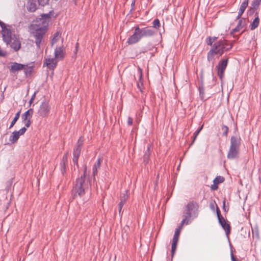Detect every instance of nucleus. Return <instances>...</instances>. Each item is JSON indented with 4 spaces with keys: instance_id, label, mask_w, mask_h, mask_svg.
Wrapping results in <instances>:
<instances>
[{
    "instance_id": "nucleus-1",
    "label": "nucleus",
    "mask_w": 261,
    "mask_h": 261,
    "mask_svg": "<svg viewBox=\"0 0 261 261\" xmlns=\"http://www.w3.org/2000/svg\"><path fill=\"white\" fill-rule=\"evenodd\" d=\"M232 44L226 39H220L215 42L211 49L207 53V61L215 63V56L218 55V57L222 56L225 51L230 50L232 48Z\"/></svg>"
},
{
    "instance_id": "nucleus-2",
    "label": "nucleus",
    "mask_w": 261,
    "mask_h": 261,
    "mask_svg": "<svg viewBox=\"0 0 261 261\" xmlns=\"http://www.w3.org/2000/svg\"><path fill=\"white\" fill-rule=\"evenodd\" d=\"M156 32L149 27L140 28L138 26L135 28L134 34L127 39L128 44H133L139 42L143 37H151Z\"/></svg>"
},
{
    "instance_id": "nucleus-3",
    "label": "nucleus",
    "mask_w": 261,
    "mask_h": 261,
    "mask_svg": "<svg viewBox=\"0 0 261 261\" xmlns=\"http://www.w3.org/2000/svg\"><path fill=\"white\" fill-rule=\"evenodd\" d=\"M47 28L45 23L41 25L34 22L30 26L31 33L35 39V44L38 48L40 47L41 41L47 31Z\"/></svg>"
},
{
    "instance_id": "nucleus-4",
    "label": "nucleus",
    "mask_w": 261,
    "mask_h": 261,
    "mask_svg": "<svg viewBox=\"0 0 261 261\" xmlns=\"http://www.w3.org/2000/svg\"><path fill=\"white\" fill-rule=\"evenodd\" d=\"M87 167L84 168V173L80 178L76 179L75 184L73 187L72 192L73 196L76 195L83 196L85 194V191L89 187V182L86 180V173Z\"/></svg>"
},
{
    "instance_id": "nucleus-5",
    "label": "nucleus",
    "mask_w": 261,
    "mask_h": 261,
    "mask_svg": "<svg viewBox=\"0 0 261 261\" xmlns=\"http://www.w3.org/2000/svg\"><path fill=\"white\" fill-rule=\"evenodd\" d=\"M199 208V205L197 202L191 201L185 206L182 216H186V217L193 220L198 217Z\"/></svg>"
},
{
    "instance_id": "nucleus-6",
    "label": "nucleus",
    "mask_w": 261,
    "mask_h": 261,
    "mask_svg": "<svg viewBox=\"0 0 261 261\" xmlns=\"http://www.w3.org/2000/svg\"><path fill=\"white\" fill-rule=\"evenodd\" d=\"M83 143V140L82 138L81 137L79 139L76 145L73 149L72 162L74 166H76L77 168H79L78 160L81 153Z\"/></svg>"
},
{
    "instance_id": "nucleus-7",
    "label": "nucleus",
    "mask_w": 261,
    "mask_h": 261,
    "mask_svg": "<svg viewBox=\"0 0 261 261\" xmlns=\"http://www.w3.org/2000/svg\"><path fill=\"white\" fill-rule=\"evenodd\" d=\"M217 215L219 224L225 230L226 234L228 236L230 232V225L226 221L225 219L221 215L219 208L217 206L216 208Z\"/></svg>"
},
{
    "instance_id": "nucleus-8",
    "label": "nucleus",
    "mask_w": 261,
    "mask_h": 261,
    "mask_svg": "<svg viewBox=\"0 0 261 261\" xmlns=\"http://www.w3.org/2000/svg\"><path fill=\"white\" fill-rule=\"evenodd\" d=\"M228 59H222L218 63L216 66L217 70V74L221 80H222L223 75L227 65Z\"/></svg>"
},
{
    "instance_id": "nucleus-9",
    "label": "nucleus",
    "mask_w": 261,
    "mask_h": 261,
    "mask_svg": "<svg viewBox=\"0 0 261 261\" xmlns=\"http://www.w3.org/2000/svg\"><path fill=\"white\" fill-rule=\"evenodd\" d=\"M1 33L3 41L7 45L10 44L13 38L12 37V33L11 29L7 27L4 29L2 30Z\"/></svg>"
},
{
    "instance_id": "nucleus-10",
    "label": "nucleus",
    "mask_w": 261,
    "mask_h": 261,
    "mask_svg": "<svg viewBox=\"0 0 261 261\" xmlns=\"http://www.w3.org/2000/svg\"><path fill=\"white\" fill-rule=\"evenodd\" d=\"M50 111V106L47 101H43L38 110L39 115L42 117H45Z\"/></svg>"
},
{
    "instance_id": "nucleus-11",
    "label": "nucleus",
    "mask_w": 261,
    "mask_h": 261,
    "mask_svg": "<svg viewBox=\"0 0 261 261\" xmlns=\"http://www.w3.org/2000/svg\"><path fill=\"white\" fill-rule=\"evenodd\" d=\"M27 130L25 127L21 128L18 131H14L10 136L9 141L12 144L15 143L18 140L20 136L23 135Z\"/></svg>"
},
{
    "instance_id": "nucleus-12",
    "label": "nucleus",
    "mask_w": 261,
    "mask_h": 261,
    "mask_svg": "<svg viewBox=\"0 0 261 261\" xmlns=\"http://www.w3.org/2000/svg\"><path fill=\"white\" fill-rule=\"evenodd\" d=\"M55 58L58 61L63 60L65 56V49L63 46L56 47L54 51Z\"/></svg>"
},
{
    "instance_id": "nucleus-13",
    "label": "nucleus",
    "mask_w": 261,
    "mask_h": 261,
    "mask_svg": "<svg viewBox=\"0 0 261 261\" xmlns=\"http://www.w3.org/2000/svg\"><path fill=\"white\" fill-rule=\"evenodd\" d=\"M58 61L55 58H47L44 60V66L46 65L49 69L54 70L56 67Z\"/></svg>"
},
{
    "instance_id": "nucleus-14",
    "label": "nucleus",
    "mask_w": 261,
    "mask_h": 261,
    "mask_svg": "<svg viewBox=\"0 0 261 261\" xmlns=\"http://www.w3.org/2000/svg\"><path fill=\"white\" fill-rule=\"evenodd\" d=\"M51 13V12H49L48 13L42 14L41 17L36 19V20L34 22L41 25L43 24L44 23H45L46 24V28H47L48 22L49 19L50 18Z\"/></svg>"
},
{
    "instance_id": "nucleus-15",
    "label": "nucleus",
    "mask_w": 261,
    "mask_h": 261,
    "mask_svg": "<svg viewBox=\"0 0 261 261\" xmlns=\"http://www.w3.org/2000/svg\"><path fill=\"white\" fill-rule=\"evenodd\" d=\"M240 145L241 138L239 137L232 136L231 137L230 145L229 148L240 150Z\"/></svg>"
},
{
    "instance_id": "nucleus-16",
    "label": "nucleus",
    "mask_w": 261,
    "mask_h": 261,
    "mask_svg": "<svg viewBox=\"0 0 261 261\" xmlns=\"http://www.w3.org/2000/svg\"><path fill=\"white\" fill-rule=\"evenodd\" d=\"M38 8V4L36 0H28L27 4V9L29 12H34Z\"/></svg>"
},
{
    "instance_id": "nucleus-17",
    "label": "nucleus",
    "mask_w": 261,
    "mask_h": 261,
    "mask_svg": "<svg viewBox=\"0 0 261 261\" xmlns=\"http://www.w3.org/2000/svg\"><path fill=\"white\" fill-rule=\"evenodd\" d=\"M24 68V64H22L17 62L12 63L10 70L11 72L15 73L17 71L22 70Z\"/></svg>"
},
{
    "instance_id": "nucleus-18",
    "label": "nucleus",
    "mask_w": 261,
    "mask_h": 261,
    "mask_svg": "<svg viewBox=\"0 0 261 261\" xmlns=\"http://www.w3.org/2000/svg\"><path fill=\"white\" fill-rule=\"evenodd\" d=\"M10 46L15 51H17L19 50L21 47V42L18 38L13 37L10 43Z\"/></svg>"
},
{
    "instance_id": "nucleus-19",
    "label": "nucleus",
    "mask_w": 261,
    "mask_h": 261,
    "mask_svg": "<svg viewBox=\"0 0 261 261\" xmlns=\"http://www.w3.org/2000/svg\"><path fill=\"white\" fill-rule=\"evenodd\" d=\"M102 162V158L99 157L93 166L92 175L94 177V178H95V176L97 175L98 170L100 168Z\"/></svg>"
},
{
    "instance_id": "nucleus-20",
    "label": "nucleus",
    "mask_w": 261,
    "mask_h": 261,
    "mask_svg": "<svg viewBox=\"0 0 261 261\" xmlns=\"http://www.w3.org/2000/svg\"><path fill=\"white\" fill-rule=\"evenodd\" d=\"M67 154L66 153L63 156L62 161L60 163V170L63 175H64L66 172V167L67 164Z\"/></svg>"
},
{
    "instance_id": "nucleus-21",
    "label": "nucleus",
    "mask_w": 261,
    "mask_h": 261,
    "mask_svg": "<svg viewBox=\"0 0 261 261\" xmlns=\"http://www.w3.org/2000/svg\"><path fill=\"white\" fill-rule=\"evenodd\" d=\"M239 150L229 148L227 157L228 159L232 160L238 158L239 157Z\"/></svg>"
},
{
    "instance_id": "nucleus-22",
    "label": "nucleus",
    "mask_w": 261,
    "mask_h": 261,
    "mask_svg": "<svg viewBox=\"0 0 261 261\" xmlns=\"http://www.w3.org/2000/svg\"><path fill=\"white\" fill-rule=\"evenodd\" d=\"M255 18L250 25V28L251 30L255 29L259 25V19L258 17V13L256 12L255 14Z\"/></svg>"
},
{
    "instance_id": "nucleus-23",
    "label": "nucleus",
    "mask_w": 261,
    "mask_h": 261,
    "mask_svg": "<svg viewBox=\"0 0 261 261\" xmlns=\"http://www.w3.org/2000/svg\"><path fill=\"white\" fill-rule=\"evenodd\" d=\"M33 112L34 111L33 109H30L24 114H23L21 116L22 121H27L28 119L31 120V118H32L33 114Z\"/></svg>"
},
{
    "instance_id": "nucleus-24",
    "label": "nucleus",
    "mask_w": 261,
    "mask_h": 261,
    "mask_svg": "<svg viewBox=\"0 0 261 261\" xmlns=\"http://www.w3.org/2000/svg\"><path fill=\"white\" fill-rule=\"evenodd\" d=\"M245 24V19H240L238 23L237 27L232 30L231 32L233 33H236V32L240 31V30L242 29L244 27Z\"/></svg>"
},
{
    "instance_id": "nucleus-25",
    "label": "nucleus",
    "mask_w": 261,
    "mask_h": 261,
    "mask_svg": "<svg viewBox=\"0 0 261 261\" xmlns=\"http://www.w3.org/2000/svg\"><path fill=\"white\" fill-rule=\"evenodd\" d=\"M22 70H24L26 76L30 75L33 71V66H28L24 64V68Z\"/></svg>"
},
{
    "instance_id": "nucleus-26",
    "label": "nucleus",
    "mask_w": 261,
    "mask_h": 261,
    "mask_svg": "<svg viewBox=\"0 0 261 261\" xmlns=\"http://www.w3.org/2000/svg\"><path fill=\"white\" fill-rule=\"evenodd\" d=\"M61 38V34L59 32H56L54 35V37L51 40V45L53 46L54 44L56 43L60 38Z\"/></svg>"
},
{
    "instance_id": "nucleus-27",
    "label": "nucleus",
    "mask_w": 261,
    "mask_h": 261,
    "mask_svg": "<svg viewBox=\"0 0 261 261\" xmlns=\"http://www.w3.org/2000/svg\"><path fill=\"white\" fill-rule=\"evenodd\" d=\"M183 219L181 221L180 223V226L179 228L180 229L182 228V226L186 224H189L190 223H191L192 220L189 219V218L186 217V216H182Z\"/></svg>"
},
{
    "instance_id": "nucleus-28",
    "label": "nucleus",
    "mask_w": 261,
    "mask_h": 261,
    "mask_svg": "<svg viewBox=\"0 0 261 261\" xmlns=\"http://www.w3.org/2000/svg\"><path fill=\"white\" fill-rule=\"evenodd\" d=\"M259 5L260 3L253 0L251 3V6L250 11L253 13L254 11L258 8Z\"/></svg>"
},
{
    "instance_id": "nucleus-29",
    "label": "nucleus",
    "mask_w": 261,
    "mask_h": 261,
    "mask_svg": "<svg viewBox=\"0 0 261 261\" xmlns=\"http://www.w3.org/2000/svg\"><path fill=\"white\" fill-rule=\"evenodd\" d=\"M128 191L127 190H125L124 191V193H122L121 195V197H120V201H122L123 202H126V200L127 199L128 197Z\"/></svg>"
},
{
    "instance_id": "nucleus-30",
    "label": "nucleus",
    "mask_w": 261,
    "mask_h": 261,
    "mask_svg": "<svg viewBox=\"0 0 261 261\" xmlns=\"http://www.w3.org/2000/svg\"><path fill=\"white\" fill-rule=\"evenodd\" d=\"M224 178L222 176H217L214 180L213 182L215 185H218L220 183H222L224 181Z\"/></svg>"
},
{
    "instance_id": "nucleus-31",
    "label": "nucleus",
    "mask_w": 261,
    "mask_h": 261,
    "mask_svg": "<svg viewBox=\"0 0 261 261\" xmlns=\"http://www.w3.org/2000/svg\"><path fill=\"white\" fill-rule=\"evenodd\" d=\"M151 150L150 149V146H148L147 148V150L146 151L145 154L144 155V160L145 161H147L149 158V156L150 154Z\"/></svg>"
},
{
    "instance_id": "nucleus-32",
    "label": "nucleus",
    "mask_w": 261,
    "mask_h": 261,
    "mask_svg": "<svg viewBox=\"0 0 261 261\" xmlns=\"http://www.w3.org/2000/svg\"><path fill=\"white\" fill-rule=\"evenodd\" d=\"M161 27L160 21L158 19H155L152 22V27L154 29H158Z\"/></svg>"
},
{
    "instance_id": "nucleus-33",
    "label": "nucleus",
    "mask_w": 261,
    "mask_h": 261,
    "mask_svg": "<svg viewBox=\"0 0 261 261\" xmlns=\"http://www.w3.org/2000/svg\"><path fill=\"white\" fill-rule=\"evenodd\" d=\"M177 242H178L177 241L172 240V247H171V252H172V255H173L174 252L176 250Z\"/></svg>"
},
{
    "instance_id": "nucleus-34",
    "label": "nucleus",
    "mask_w": 261,
    "mask_h": 261,
    "mask_svg": "<svg viewBox=\"0 0 261 261\" xmlns=\"http://www.w3.org/2000/svg\"><path fill=\"white\" fill-rule=\"evenodd\" d=\"M180 232V228H178L176 229V230L175 231V233H174V236H173V240H176V241H178V238H179Z\"/></svg>"
},
{
    "instance_id": "nucleus-35",
    "label": "nucleus",
    "mask_w": 261,
    "mask_h": 261,
    "mask_svg": "<svg viewBox=\"0 0 261 261\" xmlns=\"http://www.w3.org/2000/svg\"><path fill=\"white\" fill-rule=\"evenodd\" d=\"M221 129L223 131V135L226 137L228 135V127L225 125H223Z\"/></svg>"
},
{
    "instance_id": "nucleus-36",
    "label": "nucleus",
    "mask_w": 261,
    "mask_h": 261,
    "mask_svg": "<svg viewBox=\"0 0 261 261\" xmlns=\"http://www.w3.org/2000/svg\"><path fill=\"white\" fill-rule=\"evenodd\" d=\"M245 9H246L245 8L242 7L240 6V9H239V13H238V16L237 17V19H239L241 18V16L244 12Z\"/></svg>"
},
{
    "instance_id": "nucleus-37",
    "label": "nucleus",
    "mask_w": 261,
    "mask_h": 261,
    "mask_svg": "<svg viewBox=\"0 0 261 261\" xmlns=\"http://www.w3.org/2000/svg\"><path fill=\"white\" fill-rule=\"evenodd\" d=\"M49 0H38L37 4L41 6L48 4Z\"/></svg>"
},
{
    "instance_id": "nucleus-38",
    "label": "nucleus",
    "mask_w": 261,
    "mask_h": 261,
    "mask_svg": "<svg viewBox=\"0 0 261 261\" xmlns=\"http://www.w3.org/2000/svg\"><path fill=\"white\" fill-rule=\"evenodd\" d=\"M202 127H203V126H201L196 132H194V133L193 134L194 139H193V142L195 141V140L196 139L197 136H198V135L199 134L201 130V129L202 128Z\"/></svg>"
},
{
    "instance_id": "nucleus-39",
    "label": "nucleus",
    "mask_w": 261,
    "mask_h": 261,
    "mask_svg": "<svg viewBox=\"0 0 261 261\" xmlns=\"http://www.w3.org/2000/svg\"><path fill=\"white\" fill-rule=\"evenodd\" d=\"M206 44L208 45H210L212 47L213 46V43L214 42L212 40V38H211V37H207L206 39Z\"/></svg>"
},
{
    "instance_id": "nucleus-40",
    "label": "nucleus",
    "mask_w": 261,
    "mask_h": 261,
    "mask_svg": "<svg viewBox=\"0 0 261 261\" xmlns=\"http://www.w3.org/2000/svg\"><path fill=\"white\" fill-rule=\"evenodd\" d=\"M125 204V202H123L122 201H120V202L118 204V208H119V213L120 214L121 211L122 210V207Z\"/></svg>"
},
{
    "instance_id": "nucleus-41",
    "label": "nucleus",
    "mask_w": 261,
    "mask_h": 261,
    "mask_svg": "<svg viewBox=\"0 0 261 261\" xmlns=\"http://www.w3.org/2000/svg\"><path fill=\"white\" fill-rule=\"evenodd\" d=\"M248 2L249 0H244L240 6L246 8L248 5Z\"/></svg>"
},
{
    "instance_id": "nucleus-42",
    "label": "nucleus",
    "mask_w": 261,
    "mask_h": 261,
    "mask_svg": "<svg viewBox=\"0 0 261 261\" xmlns=\"http://www.w3.org/2000/svg\"><path fill=\"white\" fill-rule=\"evenodd\" d=\"M133 118L130 117H128L127 118V125L129 126H131L133 124Z\"/></svg>"
},
{
    "instance_id": "nucleus-43",
    "label": "nucleus",
    "mask_w": 261,
    "mask_h": 261,
    "mask_svg": "<svg viewBox=\"0 0 261 261\" xmlns=\"http://www.w3.org/2000/svg\"><path fill=\"white\" fill-rule=\"evenodd\" d=\"M23 122L24 123L25 126L27 127H29L30 126L31 124V120H29V119H28L27 121H23Z\"/></svg>"
},
{
    "instance_id": "nucleus-44",
    "label": "nucleus",
    "mask_w": 261,
    "mask_h": 261,
    "mask_svg": "<svg viewBox=\"0 0 261 261\" xmlns=\"http://www.w3.org/2000/svg\"><path fill=\"white\" fill-rule=\"evenodd\" d=\"M199 91L200 95H202V94H204V88L202 85L199 86Z\"/></svg>"
},
{
    "instance_id": "nucleus-45",
    "label": "nucleus",
    "mask_w": 261,
    "mask_h": 261,
    "mask_svg": "<svg viewBox=\"0 0 261 261\" xmlns=\"http://www.w3.org/2000/svg\"><path fill=\"white\" fill-rule=\"evenodd\" d=\"M225 199H224L223 200V210L225 211V212H227L228 211V208L226 207V206H225Z\"/></svg>"
},
{
    "instance_id": "nucleus-46",
    "label": "nucleus",
    "mask_w": 261,
    "mask_h": 261,
    "mask_svg": "<svg viewBox=\"0 0 261 261\" xmlns=\"http://www.w3.org/2000/svg\"><path fill=\"white\" fill-rule=\"evenodd\" d=\"M17 121V119L14 118L13 120H12V121L11 122V125L9 126V128H12L14 126V125L15 124V123Z\"/></svg>"
},
{
    "instance_id": "nucleus-47",
    "label": "nucleus",
    "mask_w": 261,
    "mask_h": 261,
    "mask_svg": "<svg viewBox=\"0 0 261 261\" xmlns=\"http://www.w3.org/2000/svg\"><path fill=\"white\" fill-rule=\"evenodd\" d=\"M35 96H36V92H35V93L33 94V95L32 96V97H31V99H30V101H29V103H30V105L33 102V101L34 99H35Z\"/></svg>"
},
{
    "instance_id": "nucleus-48",
    "label": "nucleus",
    "mask_w": 261,
    "mask_h": 261,
    "mask_svg": "<svg viewBox=\"0 0 261 261\" xmlns=\"http://www.w3.org/2000/svg\"><path fill=\"white\" fill-rule=\"evenodd\" d=\"M0 26L1 27L2 30L4 29L5 28L7 27L6 24L1 21H0Z\"/></svg>"
},
{
    "instance_id": "nucleus-49",
    "label": "nucleus",
    "mask_w": 261,
    "mask_h": 261,
    "mask_svg": "<svg viewBox=\"0 0 261 261\" xmlns=\"http://www.w3.org/2000/svg\"><path fill=\"white\" fill-rule=\"evenodd\" d=\"M218 185H215V184L214 183V184L213 185L211 186V189L212 190H216L218 189Z\"/></svg>"
},
{
    "instance_id": "nucleus-50",
    "label": "nucleus",
    "mask_w": 261,
    "mask_h": 261,
    "mask_svg": "<svg viewBox=\"0 0 261 261\" xmlns=\"http://www.w3.org/2000/svg\"><path fill=\"white\" fill-rule=\"evenodd\" d=\"M20 112L19 111L18 112H17L16 114H15V116L14 117V118L17 119L18 120V119H19V116H20Z\"/></svg>"
},
{
    "instance_id": "nucleus-51",
    "label": "nucleus",
    "mask_w": 261,
    "mask_h": 261,
    "mask_svg": "<svg viewBox=\"0 0 261 261\" xmlns=\"http://www.w3.org/2000/svg\"><path fill=\"white\" fill-rule=\"evenodd\" d=\"M231 261H238L234 256L232 253H231Z\"/></svg>"
},
{
    "instance_id": "nucleus-52",
    "label": "nucleus",
    "mask_w": 261,
    "mask_h": 261,
    "mask_svg": "<svg viewBox=\"0 0 261 261\" xmlns=\"http://www.w3.org/2000/svg\"><path fill=\"white\" fill-rule=\"evenodd\" d=\"M211 38H212V40L214 42L215 41L216 42V40L218 38L217 37H211Z\"/></svg>"
},
{
    "instance_id": "nucleus-53",
    "label": "nucleus",
    "mask_w": 261,
    "mask_h": 261,
    "mask_svg": "<svg viewBox=\"0 0 261 261\" xmlns=\"http://www.w3.org/2000/svg\"><path fill=\"white\" fill-rule=\"evenodd\" d=\"M141 86H142V83H137V86L139 89H141Z\"/></svg>"
},
{
    "instance_id": "nucleus-54",
    "label": "nucleus",
    "mask_w": 261,
    "mask_h": 261,
    "mask_svg": "<svg viewBox=\"0 0 261 261\" xmlns=\"http://www.w3.org/2000/svg\"><path fill=\"white\" fill-rule=\"evenodd\" d=\"M139 70L140 71V80H141V78H142V71H141V70L140 68H139Z\"/></svg>"
},
{
    "instance_id": "nucleus-55",
    "label": "nucleus",
    "mask_w": 261,
    "mask_h": 261,
    "mask_svg": "<svg viewBox=\"0 0 261 261\" xmlns=\"http://www.w3.org/2000/svg\"><path fill=\"white\" fill-rule=\"evenodd\" d=\"M78 45H79V43H76V51H77V48Z\"/></svg>"
},
{
    "instance_id": "nucleus-56",
    "label": "nucleus",
    "mask_w": 261,
    "mask_h": 261,
    "mask_svg": "<svg viewBox=\"0 0 261 261\" xmlns=\"http://www.w3.org/2000/svg\"><path fill=\"white\" fill-rule=\"evenodd\" d=\"M134 5H135V1L132 3V6H133V5L134 6Z\"/></svg>"
},
{
    "instance_id": "nucleus-57",
    "label": "nucleus",
    "mask_w": 261,
    "mask_h": 261,
    "mask_svg": "<svg viewBox=\"0 0 261 261\" xmlns=\"http://www.w3.org/2000/svg\"><path fill=\"white\" fill-rule=\"evenodd\" d=\"M211 207L212 208H214V206H213V205H211Z\"/></svg>"
},
{
    "instance_id": "nucleus-58",
    "label": "nucleus",
    "mask_w": 261,
    "mask_h": 261,
    "mask_svg": "<svg viewBox=\"0 0 261 261\" xmlns=\"http://www.w3.org/2000/svg\"><path fill=\"white\" fill-rule=\"evenodd\" d=\"M19 261H20V259H19Z\"/></svg>"
}]
</instances>
